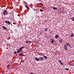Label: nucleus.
Wrapping results in <instances>:
<instances>
[{
	"mask_svg": "<svg viewBox=\"0 0 74 74\" xmlns=\"http://www.w3.org/2000/svg\"><path fill=\"white\" fill-rule=\"evenodd\" d=\"M24 48V47H21L20 48V49L18 50L17 52V53H19V52H21V51H22V48Z\"/></svg>",
	"mask_w": 74,
	"mask_h": 74,
	"instance_id": "nucleus-1",
	"label": "nucleus"
},
{
	"mask_svg": "<svg viewBox=\"0 0 74 74\" xmlns=\"http://www.w3.org/2000/svg\"><path fill=\"white\" fill-rule=\"evenodd\" d=\"M5 22V23H8V24H9V25H10L11 24V23H10V21H4Z\"/></svg>",
	"mask_w": 74,
	"mask_h": 74,
	"instance_id": "nucleus-2",
	"label": "nucleus"
},
{
	"mask_svg": "<svg viewBox=\"0 0 74 74\" xmlns=\"http://www.w3.org/2000/svg\"><path fill=\"white\" fill-rule=\"evenodd\" d=\"M55 38L56 39H58V38H59V35L58 34H56V35Z\"/></svg>",
	"mask_w": 74,
	"mask_h": 74,
	"instance_id": "nucleus-3",
	"label": "nucleus"
},
{
	"mask_svg": "<svg viewBox=\"0 0 74 74\" xmlns=\"http://www.w3.org/2000/svg\"><path fill=\"white\" fill-rule=\"evenodd\" d=\"M63 39H60L59 40V42H63Z\"/></svg>",
	"mask_w": 74,
	"mask_h": 74,
	"instance_id": "nucleus-4",
	"label": "nucleus"
},
{
	"mask_svg": "<svg viewBox=\"0 0 74 74\" xmlns=\"http://www.w3.org/2000/svg\"><path fill=\"white\" fill-rule=\"evenodd\" d=\"M39 59V60H40V61H41V60H43V58L40 57Z\"/></svg>",
	"mask_w": 74,
	"mask_h": 74,
	"instance_id": "nucleus-5",
	"label": "nucleus"
},
{
	"mask_svg": "<svg viewBox=\"0 0 74 74\" xmlns=\"http://www.w3.org/2000/svg\"><path fill=\"white\" fill-rule=\"evenodd\" d=\"M25 7L28 10H30V9L29 8V7L28 6L26 5L25 6Z\"/></svg>",
	"mask_w": 74,
	"mask_h": 74,
	"instance_id": "nucleus-6",
	"label": "nucleus"
},
{
	"mask_svg": "<svg viewBox=\"0 0 74 74\" xmlns=\"http://www.w3.org/2000/svg\"><path fill=\"white\" fill-rule=\"evenodd\" d=\"M19 56H23V53H20L19 54Z\"/></svg>",
	"mask_w": 74,
	"mask_h": 74,
	"instance_id": "nucleus-7",
	"label": "nucleus"
},
{
	"mask_svg": "<svg viewBox=\"0 0 74 74\" xmlns=\"http://www.w3.org/2000/svg\"><path fill=\"white\" fill-rule=\"evenodd\" d=\"M64 48L65 50H67V48L66 45L64 46Z\"/></svg>",
	"mask_w": 74,
	"mask_h": 74,
	"instance_id": "nucleus-8",
	"label": "nucleus"
},
{
	"mask_svg": "<svg viewBox=\"0 0 74 74\" xmlns=\"http://www.w3.org/2000/svg\"><path fill=\"white\" fill-rule=\"evenodd\" d=\"M35 59L36 61H39V58L38 59V58L36 57Z\"/></svg>",
	"mask_w": 74,
	"mask_h": 74,
	"instance_id": "nucleus-9",
	"label": "nucleus"
},
{
	"mask_svg": "<svg viewBox=\"0 0 74 74\" xmlns=\"http://www.w3.org/2000/svg\"><path fill=\"white\" fill-rule=\"evenodd\" d=\"M59 62H60V64H62V65H63V62H62V61H61V60H59Z\"/></svg>",
	"mask_w": 74,
	"mask_h": 74,
	"instance_id": "nucleus-10",
	"label": "nucleus"
},
{
	"mask_svg": "<svg viewBox=\"0 0 74 74\" xmlns=\"http://www.w3.org/2000/svg\"><path fill=\"white\" fill-rule=\"evenodd\" d=\"M2 27L3 28V29H5V30H7V28H6V27L5 26H3Z\"/></svg>",
	"mask_w": 74,
	"mask_h": 74,
	"instance_id": "nucleus-11",
	"label": "nucleus"
},
{
	"mask_svg": "<svg viewBox=\"0 0 74 74\" xmlns=\"http://www.w3.org/2000/svg\"><path fill=\"white\" fill-rule=\"evenodd\" d=\"M70 37H74V34H71V35H70Z\"/></svg>",
	"mask_w": 74,
	"mask_h": 74,
	"instance_id": "nucleus-12",
	"label": "nucleus"
},
{
	"mask_svg": "<svg viewBox=\"0 0 74 74\" xmlns=\"http://www.w3.org/2000/svg\"><path fill=\"white\" fill-rule=\"evenodd\" d=\"M66 45H67V46H69V47H70V44H68L67 43H66Z\"/></svg>",
	"mask_w": 74,
	"mask_h": 74,
	"instance_id": "nucleus-13",
	"label": "nucleus"
},
{
	"mask_svg": "<svg viewBox=\"0 0 74 74\" xmlns=\"http://www.w3.org/2000/svg\"><path fill=\"white\" fill-rule=\"evenodd\" d=\"M53 10H57V8H56V7H53Z\"/></svg>",
	"mask_w": 74,
	"mask_h": 74,
	"instance_id": "nucleus-14",
	"label": "nucleus"
},
{
	"mask_svg": "<svg viewBox=\"0 0 74 74\" xmlns=\"http://www.w3.org/2000/svg\"><path fill=\"white\" fill-rule=\"evenodd\" d=\"M52 41L51 42V43H53L54 42V40L53 39H51Z\"/></svg>",
	"mask_w": 74,
	"mask_h": 74,
	"instance_id": "nucleus-15",
	"label": "nucleus"
},
{
	"mask_svg": "<svg viewBox=\"0 0 74 74\" xmlns=\"http://www.w3.org/2000/svg\"><path fill=\"white\" fill-rule=\"evenodd\" d=\"M44 57L45 59H47V57L46 56H44Z\"/></svg>",
	"mask_w": 74,
	"mask_h": 74,
	"instance_id": "nucleus-16",
	"label": "nucleus"
},
{
	"mask_svg": "<svg viewBox=\"0 0 74 74\" xmlns=\"http://www.w3.org/2000/svg\"><path fill=\"white\" fill-rule=\"evenodd\" d=\"M71 19H72V20L73 21H74V17H73L71 18Z\"/></svg>",
	"mask_w": 74,
	"mask_h": 74,
	"instance_id": "nucleus-17",
	"label": "nucleus"
},
{
	"mask_svg": "<svg viewBox=\"0 0 74 74\" xmlns=\"http://www.w3.org/2000/svg\"><path fill=\"white\" fill-rule=\"evenodd\" d=\"M28 42H31V41H27L26 42V44H27V43H28Z\"/></svg>",
	"mask_w": 74,
	"mask_h": 74,
	"instance_id": "nucleus-18",
	"label": "nucleus"
},
{
	"mask_svg": "<svg viewBox=\"0 0 74 74\" xmlns=\"http://www.w3.org/2000/svg\"><path fill=\"white\" fill-rule=\"evenodd\" d=\"M33 16H30V18H31V19H33Z\"/></svg>",
	"mask_w": 74,
	"mask_h": 74,
	"instance_id": "nucleus-19",
	"label": "nucleus"
},
{
	"mask_svg": "<svg viewBox=\"0 0 74 74\" xmlns=\"http://www.w3.org/2000/svg\"><path fill=\"white\" fill-rule=\"evenodd\" d=\"M4 12H5V14L7 13V11H6V10H4Z\"/></svg>",
	"mask_w": 74,
	"mask_h": 74,
	"instance_id": "nucleus-20",
	"label": "nucleus"
},
{
	"mask_svg": "<svg viewBox=\"0 0 74 74\" xmlns=\"http://www.w3.org/2000/svg\"><path fill=\"white\" fill-rule=\"evenodd\" d=\"M39 4H41L42 5H43V4L42 3H39Z\"/></svg>",
	"mask_w": 74,
	"mask_h": 74,
	"instance_id": "nucleus-21",
	"label": "nucleus"
},
{
	"mask_svg": "<svg viewBox=\"0 0 74 74\" xmlns=\"http://www.w3.org/2000/svg\"><path fill=\"white\" fill-rule=\"evenodd\" d=\"M65 70H68V71L69 70V69L67 68H66Z\"/></svg>",
	"mask_w": 74,
	"mask_h": 74,
	"instance_id": "nucleus-22",
	"label": "nucleus"
},
{
	"mask_svg": "<svg viewBox=\"0 0 74 74\" xmlns=\"http://www.w3.org/2000/svg\"><path fill=\"white\" fill-rule=\"evenodd\" d=\"M17 53V52H14V54H16Z\"/></svg>",
	"mask_w": 74,
	"mask_h": 74,
	"instance_id": "nucleus-23",
	"label": "nucleus"
},
{
	"mask_svg": "<svg viewBox=\"0 0 74 74\" xmlns=\"http://www.w3.org/2000/svg\"><path fill=\"white\" fill-rule=\"evenodd\" d=\"M43 11V10L42 9L40 10V11H41V12H42V11Z\"/></svg>",
	"mask_w": 74,
	"mask_h": 74,
	"instance_id": "nucleus-24",
	"label": "nucleus"
},
{
	"mask_svg": "<svg viewBox=\"0 0 74 74\" xmlns=\"http://www.w3.org/2000/svg\"><path fill=\"white\" fill-rule=\"evenodd\" d=\"M10 66V65H8V66H7V67H8H8H9V66Z\"/></svg>",
	"mask_w": 74,
	"mask_h": 74,
	"instance_id": "nucleus-25",
	"label": "nucleus"
},
{
	"mask_svg": "<svg viewBox=\"0 0 74 74\" xmlns=\"http://www.w3.org/2000/svg\"><path fill=\"white\" fill-rule=\"evenodd\" d=\"M3 14H5V12H3Z\"/></svg>",
	"mask_w": 74,
	"mask_h": 74,
	"instance_id": "nucleus-26",
	"label": "nucleus"
},
{
	"mask_svg": "<svg viewBox=\"0 0 74 74\" xmlns=\"http://www.w3.org/2000/svg\"><path fill=\"white\" fill-rule=\"evenodd\" d=\"M4 15H5V13H4Z\"/></svg>",
	"mask_w": 74,
	"mask_h": 74,
	"instance_id": "nucleus-27",
	"label": "nucleus"
},
{
	"mask_svg": "<svg viewBox=\"0 0 74 74\" xmlns=\"http://www.w3.org/2000/svg\"><path fill=\"white\" fill-rule=\"evenodd\" d=\"M30 74H33L32 73H30Z\"/></svg>",
	"mask_w": 74,
	"mask_h": 74,
	"instance_id": "nucleus-28",
	"label": "nucleus"
},
{
	"mask_svg": "<svg viewBox=\"0 0 74 74\" xmlns=\"http://www.w3.org/2000/svg\"><path fill=\"white\" fill-rule=\"evenodd\" d=\"M3 73H4V72H2V74H3Z\"/></svg>",
	"mask_w": 74,
	"mask_h": 74,
	"instance_id": "nucleus-29",
	"label": "nucleus"
},
{
	"mask_svg": "<svg viewBox=\"0 0 74 74\" xmlns=\"http://www.w3.org/2000/svg\"><path fill=\"white\" fill-rule=\"evenodd\" d=\"M34 11H36V10H35V9H34Z\"/></svg>",
	"mask_w": 74,
	"mask_h": 74,
	"instance_id": "nucleus-30",
	"label": "nucleus"
},
{
	"mask_svg": "<svg viewBox=\"0 0 74 74\" xmlns=\"http://www.w3.org/2000/svg\"><path fill=\"white\" fill-rule=\"evenodd\" d=\"M6 72H8V71H6Z\"/></svg>",
	"mask_w": 74,
	"mask_h": 74,
	"instance_id": "nucleus-31",
	"label": "nucleus"
},
{
	"mask_svg": "<svg viewBox=\"0 0 74 74\" xmlns=\"http://www.w3.org/2000/svg\"><path fill=\"white\" fill-rule=\"evenodd\" d=\"M6 15H7V14H6Z\"/></svg>",
	"mask_w": 74,
	"mask_h": 74,
	"instance_id": "nucleus-32",
	"label": "nucleus"
}]
</instances>
